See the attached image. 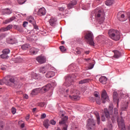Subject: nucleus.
<instances>
[{
  "label": "nucleus",
  "instance_id": "obj_1",
  "mask_svg": "<svg viewBox=\"0 0 130 130\" xmlns=\"http://www.w3.org/2000/svg\"><path fill=\"white\" fill-rule=\"evenodd\" d=\"M113 118H114V119L117 118L118 127L119 128H121V130H125V125L124 124L123 118L121 117V119H119V118L118 117V110L116 108L114 109V115L113 116Z\"/></svg>",
  "mask_w": 130,
  "mask_h": 130
},
{
  "label": "nucleus",
  "instance_id": "obj_2",
  "mask_svg": "<svg viewBox=\"0 0 130 130\" xmlns=\"http://www.w3.org/2000/svg\"><path fill=\"white\" fill-rule=\"evenodd\" d=\"M108 35L110 38L115 41H117L120 39V34L119 31L115 29H110L109 30Z\"/></svg>",
  "mask_w": 130,
  "mask_h": 130
},
{
  "label": "nucleus",
  "instance_id": "obj_3",
  "mask_svg": "<svg viewBox=\"0 0 130 130\" xmlns=\"http://www.w3.org/2000/svg\"><path fill=\"white\" fill-rule=\"evenodd\" d=\"M94 15L96 19L98 18H101V22H103L104 20H105V13L103 11V10L101 9V8H97L94 10Z\"/></svg>",
  "mask_w": 130,
  "mask_h": 130
},
{
  "label": "nucleus",
  "instance_id": "obj_4",
  "mask_svg": "<svg viewBox=\"0 0 130 130\" xmlns=\"http://www.w3.org/2000/svg\"><path fill=\"white\" fill-rule=\"evenodd\" d=\"M3 83H6V85L7 86H14L16 83V80L12 76L8 75L3 78Z\"/></svg>",
  "mask_w": 130,
  "mask_h": 130
},
{
  "label": "nucleus",
  "instance_id": "obj_5",
  "mask_svg": "<svg viewBox=\"0 0 130 130\" xmlns=\"http://www.w3.org/2000/svg\"><path fill=\"white\" fill-rule=\"evenodd\" d=\"M86 128L88 130L96 129V123L93 119H88L86 124Z\"/></svg>",
  "mask_w": 130,
  "mask_h": 130
},
{
  "label": "nucleus",
  "instance_id": "obj_6",
  "mask_svg": "<svg viewBox=\"0 0 130 130\" xmlns=\"http://www.w3.org/2000/svg\"><path fill=\"white\" fill-rule=\"evenodd\" d=\"M61 116L63 118H62L59 122V124L63 126L62 130H68V125L66 124V123L67 121H68V119H69V117L67 116H64V114H62Z\"/></svg>",
  "mask_w": 130,
  "mask_h": 130
},
{
  "label": "nucleus",
  "instance_id": "obj_7",
  "mask_svg": "<svg viewBox=\"0 0 130 130\" xmlns=\"http://www.w3.org/2000/svg\"><path fill=\"white\" fill-rule=\"evenodd\" d=\"M85 38L87 40L88 43H89L91 46H94V41H93V34L92 32H87L85 36Z\"/></svg>",
  "mask_w": 130,
  "mask_h": 130
},
{
  "label": "nucleus",
  "instance_id": "obj_8",
  "mask_svg": "<svg viewBox=\"0 0 130 130\" xmlns=\"http://www.w3.org/2000/svg\"><path fill=\"white\" fill-rule=\"evenodd\" d=\"M36 60H37L39 63L42 64L46 62V58H45L44 56L41 55L36 58Z\"/></svg>",
  "mask_w": 130,
  "mask_h": 130
},
{
  "label": "nucleus",
  "instance_id": "obj_9",
  "mask_svg": "<svg viewBox=\"0 0 130 130\" xmlns=\"http://www.w3.org/2000/svg\"><path fill=\"white\" fill-rule=\"evenodd\" d=\"M46 14V10L44 7L40 8L37 12V15L40 17H42V16H45Z\"/></svg>",
  "mask_w": 130,
  "mask_h": 130
},
{
  "label": "nucleus",
  "instance_id": "obj_10",
  "mask_svg": "<svg viewBox=\"0 0 130 130\" xmlns=\"http://www.w3.org/2000/svg\"><path fill=\"white\" fill-rule=\"evenodd\" d=\"M68 71L69 72H77L78 71V67L76 64H71L68 67Z\"/></svg>",
  "mask_w": 130,
  "mask_h": 130
},
{
  "label": "nucleus",
  "instance_id": "obj_11",
  "mask_svg": "<svg viewBox=\"0 0 130 130\" xmlns=\"http://www.w3.org/2000/svg\"><path fill=\"white\" fill-rule=\"evenodd\" d=\"M57 22V19H56V18L52 17L49 20V24L52 27H55V26H56Z\"/></svg>",
  "mask_w": 130,
  "mask_h": 130
},
{
  "label": "nucleus",
  "instance_id": "obj_12",
  "mask_svg": "<svg viewBox=\"0 0 130 130\" xmlns=\"http://www.w3.org/2000/svg\"><path fill=\"white\" fill-rule=\"evenodd\" d=\"M71 85H73V81H72V79L70 78H67L65 82L63 84V86H66V87H70Z\"/></svg>",
  "mask_w": 130,
  "mask_h": 130
},
{
  "label": "nucleus",
  "instance_id": "obj_13",
  "mask_svg": "<svg viewBox=\"0 0 130 130\" xmlns=\"http://www.w3.org/2000/svg\"><path fill=\"white\" fill-rule=\"evenodd\" d=\"M77 4V1L76 0L71 1L67 5L68 9H69V10H71V9H73V8H74V6H76Z\"/></svg>",
  "mask_w": 130,
  "mask_h": 130
},
{
  "label": "nucleus",
  "instance_id": "obj_14",
  "mask_svg": "<svg viewBox=\"0 0 130 130\" xmlns=\"http://www.w3.org/2000/svg\"><path fill=\"white\" fill-rule=\"evenodd\" d=\"M40 91H41V88H40L33 89L30 93V96L32 97L33 96L37 95V94H39V93H40Z\"/></svg>",
  "mask_w": 130,
  "mask_h": 130
},
{
  "label": "nucleus",
  "instance_id": "obj_15",
  "mask_svg": "<svg viewBox=\"0 0 130 130\" xmlns=\"http://www.w3.org/2000/svg\"><path fill=\"white\" fill-rule=\"evenodd\" d=\"M13 28V25L9 24L6 27H2L0 28V32H6L7 31H9V30H11Z\"/></svg>",
  "mask_w": 130,
  "mask_h": 130
},
{
  "label": "nucleus",
  "instance_id": "obj_16",
  "mask_svg": "<svg viewBox=\"0 0 130 130\" xmlns=\"http://www.w3.org/2000/svg\"><path fill=\"white\" fill-rule=\"evenodd\" d=\"M102 100H108V95H107V92L106 90H104L102 92Z\"/></svg>",
  "mask_w": 130,
  "mask_h": 130
},
{
  "label": "nucleus",
  "instance_id": "obj_17",
  "mask_svg": "<svg viewBox=\"0 0 130 130\" xmlns=\"http://www.w3.org/2000/svg\"><path fill=\"white\" fill-rule=\"evenodd\" d=\"M54 76H55V73L53 71H48L46 74V78H47L48 79H50V78H52L53 77H54Z\"/></svg>",
  "mask_w": 130,
  "mask_h": 130
},
{
  "label": "nucleus",
  "instance_id": "obj_18",
  "mask_svg": "<svg viewBox=\"0 0 130 130\" xmlns=\"http://www.w3.org/2000/svg\"><path fill=\"white\" fill-rule=\"evenodd\" d=\"M113 52L114 53V57L115 58H119L121 56V53L117 50H113Z\"/></svg>",
  "mask_w": 130,
  "mask_h": 130
},
{
  "label": "nucleus",
  "instance_id": "obj_19",
  "mask_svg": "<svg viewBox=\"0 0 130 130\" xmlns=\"http://www.w3.org/2000/svg\"><path fill=\"white\" fill-rule=\"evenodd\" d=\"M99 81L100 83L105 85L106 84V82H107V78L105 76H102L100 79Z\"/></svg>",
  "mask_w": 130,
  "mask_h": 130
},
{
  "label": "nucleus",
  "instance_id": "obj_20",
  "mask_svg": "<svg viewBox=\"0 0 130 130\" xmlns=\"http://www.w3.org/2000/svg\"><path fill=\"white\" fill-rule=\"evenodd\" d=\"M12 13V11L9 9H4L3 10V15H11Z\"/></svg>",
  "mask_w": 130,
  "mask_h": 130
},
{
  "label": "nucleus",
  "instance_id": "obj_21",
  "mask_svg": "<svg viewBox=\"0 0 130 130\" xmlns=\"http://www.w3.org/2000/svg\"><path fill=\"white\" fill-rule=\"evenodd\" d=\"M16 19V17L15 16H12L10 18L6 20L5 21H4V24H9V23H11V22H13L14 20Z\"/></svg>",
  "mask_w": 130,
  "mask_h": 130
},
{
  "label": "nucleus",
  "instance_id": "obj_22",
  "mask_svg": "<svg viewBox=\"0 0 130 130\" xmlns=\"http://www.w3.org/2000/svg\"><path fill=\"white\" fill-rule=\"evenodd\" d=\"M43 125L45 127V128H48L49 127V120L46 119L43 122Z\"/></svg>",
  "mask_w": 130,
  "mask_h": 130
},
{
  "label": "nucleus",
  "instance_id": "obj_23",
  "mask_svg": "<svg viewBox=\"0 0 130 130\" xmlns=\"http://www.w3.org/2000/svg\"><path fill=\"white\" fill-rule=\"evenodd\" d=\"M94 115L96 116L98 124H100V116L99 115V113L94 112Z\"/></svg>",
  "mask_w": 130,
  "mask_h": 130
},
{
  "label": "nucleus",
  "instance_id": "obj_24",
  "mask_svg": "<svg viewBox=\"0 0 130 130\" xmlns=\"http://www.w3.org/2000/svg\"><path fill=\"white\" fill-rule=\"evenodd\" d=\"M50 88H51V84H48L45 86L43 87L42 90H43V91L45 92H46V91H48Z\"/></svg>",
  "mask_w": 130,
  "mask_h": 130
},
{
  "label": "nucleus",
  "instance_id": "obj_25",
  "mask_svg": "<svg viewBox=\"0 0 130 130\" xmlns=\"http://www.w3.org/2000/svg\"><path fill=\"white\" fill-rule=\"evenodd\" d=\"M37 52H38L37 49L35 48H31L29 51V53L31 55H34V54H37Z\"/></svg>",
  "mask_w": 130,
  "mask_h": 130
},
{
  "label": "nucleus",
  "instance_id": "obj_26",
  "mask_svg": "<svg viewBox=\"0 0 130 130\" xmlns=\"http://www.w3.org/2000/svg\"><path fill=\"white\" fill-rule=\"evenodd\" d=\"M128 108V102H126L122 107V110L125 111Z\"/></svg>",
  "mask_w": 130,
  "mask_h": 130
},
{
  "label": "nucleus",
  "instance_id": "obj_27",
  "mask_svg": "<svg viewBox=\"0 0 130 130\" xmlns=\"http://www.w3.org/2000/svg\"><path fill=\"white\" fill-rule=\"evenodd\" d=\"M69 98L70 99H71V100H80V96L78 95H69Z\"/></svg>",
  "mask_w": 130,
  "mask_h": 130
},
{
  "label": "nucleus",
  "instance_id": "obj_28",
  "mask_svg": "<svg viewBox=\"0 0 130 130\" xmlns=\"http://www.w3.org/2000/svg\"><path fill=\"white\" fill-rule=\"evenodd\" d=\"M113 4H114V0H107L105 3L106 6H111Z\"/></svg>",
  "mask_w": 130,
  "mask_h": 130
},
{
  "label": "nucleus",
  "instance_id": "obj_29",
  "mask_svg": "<svg viewBox=\"0 0 130 130\" xmlns=\"http://www.w3.org/2000/svg\"><path fill=\"white\" fill-rule=\"evenodd\" d=\"M119 20L121 22H124V21H126V20H127V18L125 17V16L124 15V14H122L121 15Z\"/></svg>",
  "mask_w": 130,
  "mask_h": 130
},
{
  "label": "nucleus",
  "instance_id": "obj_30",
  "mask_svg": "<svg viewBox=\"0 0 130 130\" xmlns=\"http://www.w3.org/2000/svg\"><path fill=\"white\" fill-rule=\"evenodd\" d=\"M10 52H11V51H10V49L8 48L4 49L2 51V53L6 54V55H8Z\"/></svg>",
  "mask_w": 130,
  "mask_h": 130
},
{
  "label": "nucleus",
  "instance_id": "obj_31",
  "mask_svg": "<svg viewBox=\"0 0 130 130\" xmlns=\"http://www.w3.org/2000/svg\"><path fill=\"white\" fill-rule=\"evenodd\" d=\"M35 76H32V78L35 79V80H40L42 77L40 76V74H34Z\"/></svg>",
  "mask_w": 130,
  "mask_h": 130
},
{
  "label": "nucleus",
  "instance_id": "obj_32",
  "mask_svg": "<svg viewBox=\"0 0 130 130\" xmlns=\"http://www.w3.org/2000/svg\"><path fill=\"white\" fill-rule=\"evenodd\" d=\"M28 22L29 23H30L31 24H35L36 22H35V20L34 19V18L32 16H30L28 18Z\"/></svg>",
  "mask_w": 130,
  "mask_h": 130
},
{
  "label": "nucleus",
  "instance_id": "obj_33",
  "mask_svg": "<svg viewBox=\"0 0 130 130\" xmlns=\"http://www.w3.org/2000/svg\"><path fill=\"white\" fill-rule=\"evenodd\" d=\"M30 47V46L28 44H25L21 46V49L22 50H26V49H28Z\"/></svg>",
  "mask_w": 130,
  "mask_h": 130
},
{
  "label": "nucleus",
  "instance_id": "obj_34",
  "mask_svg": "<svg viewBox=\"0 0 130 130\" xmlns=\"http://www.w3.org/2000/svg\"><path fill=\"white\" fill-rule=\"evenodd\" d=\"M104 112L106 117H107V118H109L110 115L109 114V112H108V109L105 108L104 109Z\"/></svg>",
  "mask_w": 130,
  "mask_h": 130
},
{
  "label": "nucleus",
  "instance_id": "obj_35",
  "mask_svg": "<svg viewBox=\"0 0 130 130\" xmlns=\"http://www.w3.org/2000/svg\"><path fill=\"white\" fill-rule=\"evenodd\" d=\"M89 81H90V79H85L80 81L79 84H86V83H89Z\"/></svg>",
  "mask_w": 130,
  "mask_h": 130
},
{
  "label": "nucleus",
  "instance_id": "obj_36",
  "mask_svg": "<svg viewBox=\"0 0 130 130\" xmlns=\"http://www.w3.org/2000/svg\"><path fill=\"white\" fill-rule=\"evenodd\" d=\"M10 44H15V43H17V40L16 39H10L9 41Z\"/></svg>",
  "mask_w": 130,
  "mask_h": 130
},
{
  "label": "nucleus",
  "instance_id": "obj_37",
  "mask_svg": "<svg viewBox=\"0 0 130 130\" xmlns=\"http://www.w3.org/2000/svg\"><path fill=\"white\" fill-rule=\"evenodd\" d=\"M82 10H88V9H90V4H88L87 5H85L84 6L82 7Z\"/></svg>",
  "mask_w": 130,
  "mask_h": 130
},
{
  "label": "nucleus",
  "instance_id": "obj_38",
  "mask_svg": "<svg viewBox=\"0 0 130 130\" xmlns=\"http://www.w3.org/2000/svg\"><path fill=\"white\" fill-rule=\"evenodd\" d=\"M59 49L61 52H65L67 51V48L64 47V46H60L59 47Z\"/></svg>",
  "mask_w": 130,
  "mask_h": 130
},
{
  "label": "nucleus",
  "instance_id": "obj_39",
  "mask_svg": "<svg viewBox=\"0 0 130 130\" xmlns=\"http://www.w3.org/2000/svg\"><path fill=\"white\" fill-rule=\"evenodd\" d=\"M5 126V123L3 121H0V130H3Z\"/></svg>",
  "mask_w": 130,
  "mask_h": 130
},
{
  "label": "nucleus",
  "instance_id": "obj_40",
  "mask_svg": "<svg viewBox=\"0 0 130 130\" xmlns=\"http://www.w3.org/2000/svg\"><path fill=\"white\" fill-rule=\"evenodd\" d=\"M0 57L4 59L5 58H8V57H9V56H8V55H6V54L3 53L0 55Z\"/></svg>",
  "mask_w": 130,
  "mask_h": 130
},
{
  "label": "nucleus",
  "instance_id": "obj_41",
  "mask_svg": "<svg viewBox=\"0 0 130 130\" xmlns=\"http://www.w3.org/2000/svg\"><path fill=\"white\" fill-rule=\"evenodd\" d=\"M27 2V0H18V3L19 5H23Z\"/></svg>",
  "mask_w": 130,
  "mask_h": 130
},
{
  "label": "nucleus",
  "instance_id": "obj_42",
  "mask_svg": "<svg viewBox=\"0 0 130 130\" xmlns=\"http://www.w3.org/2000/svg\"><path fill=\"white\" fill-rule=\"evenodd\" d=\"M93 95L94 96L96 97V98H99V99H100V95L99 92L97 91H95L93 93Z\"/></svg>",
  "mask_w": 130,
  "mask_h": 130
},
{
  "label": "nucleus",
  "instance_id": "obj_43",
  "mask_svg": "<svg viewBox=\"0 0 130 130\" xmlns=\"http://www.w3.org/2000/svg\"><path fill=\"white\" fill-rule=\"evenodd\" d=\"M45 68L44 67H41L40 69V73H42V74H45Z\"/></svg>",
  "mask_w": 130,
  "mask_h": 130
},
{
  "label": "nucleus",
  "instance_id": "obj_44",
  "mask_svg": "<svg viewBox=\"0 0 130 130\" xmlns=\"http://www.w3.org/2000/svg\"><path fill=\"white\" fill-rule=\"evenodd\" d=\"M11 112L12 114H16V112H17V110L15 109V107H12L11 109Z\"/></svg>",
  "mask_w": 130,
  "mask_h": 130
},
{
  "label": "nucleus",
  "instance_id": "obj_45",
  "mask_svg": "<svg viewBox=\"0 0 130 130\" xmlns=\"http://www.w3.org/2000/svg\"><path fill=\"white\" fill-rule=\"evenodd\" d=\"M113 99L114 100H117V93L116 92H114L113 94Z\"/></svg>",
  "mask_w": 130,
  "mask_h": 130
},
{
  "label": "nucleus",
  "instance_id": "obj_46",
  "mask_svg": "<svg viewBox=\"0 0 130 130\" xmlns=\"http://www.w3.org/2000/svg\"><path fill=\"white\" fill-rule=\"evenodd\" d=\"M58 9V10H59L60 12H63V11H64V10H66V7H59Z\"/></svg>",
  "mask_w": 130,
  "mask_h": 130
},
{
  "label": "nucleus",
  "instance_id": "obj_47",
  "mask_svg": "<svg viewBox=\"0 0 130 130\" xmlns=\"http://www.w3.org/2000/svg\"><path fill=\"white\" fill-rule=\"evenodd\" d=\"M46 105V104L44 102L40 103L39 104V106H40V107H44Z\"/></svg>",
  "mask_w": 130,
  "mask_h": 130
},
{
  "label": "nucleus",
  "instance_id": "obj_48",
  "mask_svg": "<svg viewBox=\"0 0 130 130\" xmlns=\"http://www.w3.org/2000/svg\"><path fill=\"white\" fill-rule=\"evenodd\" d=\"M50 123L52 124V125H55L56 124V122L54 121V120H51L50 121Z\"/></svg>",
  "mask_w": 130,
  "mask_h": 130
},
{
  "label": "nucleus",
  "instance_id": "obj_49",
  "mask_svg": "<svg viewBox=\"0 0 130 130\" xmlns=\"http://www.w3.org/2000/svg\"><path fill=\"white\" fill-rule=\"evenodd\" d=\"M34 26V28L35 29V30H39V28L38 27V26H37V25H36V22L34 23L33 24Z\"/></svg>",
  "mask_w": 130,
  "mask_h": 130
},
{
  "label": "nucleus",
  "instance_id": "obj_50",
  "mask_svg": "<svg viewBox=\"0 0 130 130\" xmlns=\"http://www.w3.org/2000/svg\"><path fill=\"white\" fill-rule=\"evenodd\" d=\"M46 117V114L45 113H43L41 115V119H44V118H45Z\"/></svg>",
  "mask_w": 130,
  "mask_h": 130
},
{
  "label": "nucleus",
  "instance_id": "obj_51",
  "mask_svg": "<svg viewBox=\"0 0 130 130\" xmlns=\"http://www.w3.org/2000/svg\"><path fill=\"white\" fill-rule=\"evenodd\" d=\"M27 25H28V22L27 21H24L23 22V27H26L27 26Z\"/></svg>",
  "mask_w": 130,
  "mask_h": 130
},
{
  "label": "nucleus",
  "instance_id": "obj_52",
  "mask_svg": "<svg viewBox=\"0 0 130 130\" xmlns=\"http://www.w3.org/2000/svg\"><path fill=\"white\" fill-rule=\"evenodd\" d=\"M4 84H6V82H4V79L0 80V85H4Z\"/></svg>",
  "mask_w": 130,
  "mask_h": 130
},
{
  "label": "nucleus",
  "instance_id": "obj_53",
  "mask_svg": "<svg viewBox=\"0 0 130 130\" xmlns=\"http://www.w3.org/2000/svg\"><path fill=\"white\" fill-rule=\"evenodd\" d=\"M105 119H106L105 116H104V115L102 116L101 117L102 121H105Z\"/></svg>",
  "mask_w": 130,
  "mask_h": 130
},
{
  "label": "nucleus",
  "instance_id": "obj_54",
  "mask_svg": "<svg viewBox=\"0 0 130 130\" xmlns=\"http://www.w3.org/2000/svg\"><path fill=\"white\" fill-rule=\"evenodd\" d=\"M23 96L25 99H28V98H29V96L27 94H24Z\"/></svg>",
  "mask_w": 130,
  "mask_h": 130
},
{
  "label": "nucleus",
  "instance_id": "obj_55",
  "mask_svg": "<svg viewBox=\"0 0 130 130\" xmlns=\"http://www.w3.org/2000/svg\"><path fill=\"white\" fill-rule=\"evenodd\" d=\"M81 49H80V50H77V51H76V53H77V54H81Z\"/></svg>",
  "mask_w": 130,
  "mask_h": 130
},
{
  "label": "nucleus",
  "instance_id": "obj_56",
  "mask_svg": "<svg viewBox=\"0 0 130 130\" xmlns=\"http://www.w3.org/2000/svg\"><path fill=\"white\" fill-rule=\"evenodd\" d=\"M96 102L97 104H99V105H100L101 104V102H100V100H96Z\"/></svg>",
  "mask_w": 130,
  "mask_h": 130
},
{
  "label": "nucleus",
  "instance_id": "obj_57",
  "mask_svg": "<svg viewBox=\"0 0 130 130\" xmlns=\"http://www.w3.org/2000/svg\"><path fill=\"white\" fill-rule=\"evenodd\" d=\"M1 70H2L3 71H6V70H7V66L2 67Z\"/></svg>",
  "mask_w": 130,
  "mask_h": 130
},
{
  "label": "nucleus",
  "instance_id": "obj_58",
  "mask_svg": "<svg viewBox=\"0 0 130 130\" xmlns=\"http://www.w3.org/2000/svg\"><path fill=\"white\" fill-rule=\"evenodd\" d=\"M84 53L85 54H89L90 53V51H86Z\"/></svg>",
  "mask_w": 130,
  "mask_h": 130
},
{
  "label": "nucleus",
  "instance_id": "obj_59",
  "mask_svg": "<svg viewBox=\"0 0 130 130\" xmlns=\"http://www.w3.org/2000/svg\"><path fill=\"white\" fill-rule=\"evenodd\" d=\"M24 127H25V124L22 123V124H21V127L22 128H24Z\"/></svg>",
  "mask_w": 130,
  "mask_h": 130
},
{
  "label": "nucleus",
  "instance_id": "obj_60",
  "mask_svg": "<svg viewBox=\"0 0 130 130\" xmlns=\"http://www.w3.org/2000/svg\"><path fill=\"white\" fill-rule=\"evenodd\" d=\"M37 109L36 108H34V109H32V112H35V111H36Z\"/></svg>",
  "mask_w": 130,
  "mask_h": 130
},
{
  "label": "nucleus",
  "instance_id": "obj_61",
  "mask_svg": "<svg viewBox=\"0 0 130 130\" xmlns=\"http://www.w3.org/2000/svg\"><path fill=\"white\" fill-rule=\"evenodd\" d=\"M85 59V60H86V61H89V60H90V58H85V59Z\"/></svg>",
  "mask_w": 130,
  "mask_h": 130
},
{
  "label": "nucleus",
  "instance_id": "obj_62",
  "mask_svg": "<svg viewBox=\"0 0 130 130\" xmlns=\"http://www.w3.org/2000/svg\"><path fill=\"white\" fill-rule=\"evenodd\" d=\"M74 93V91H73V89L70 90V94H73Z\"/></svg>",
  "mask_w": 130,
  "mask_h": 130
},
{
  "label": "nucleus",
  "instance_id": "obj_63",
  "mask_svg": "<svg viewBox=\"0 0 130 130\" xmlns=\"http://www.w3.org/2000/svg\"><path fill=\"white\" fill-rule=\"evenodd\" d=\"M26 120H29V116L26 117Z\"/></svg>",
  "mask_w": 130,
  "mask_h": 130
},
{
  "label": "nucleus",
  "instance_id": "obj_64",
  "mask_svg": "<svg viewBox=\"0 0 130 130\" xmlns=\"http://www.w3.org/2000/svg\"><path fill=\"white\" fill-rule=\"evenodd\" d=\"M127 130H130V125L127 127Z\"/></svg>",
  "mask_w": 130,
  "mask_h": 130
}]
</instances>
